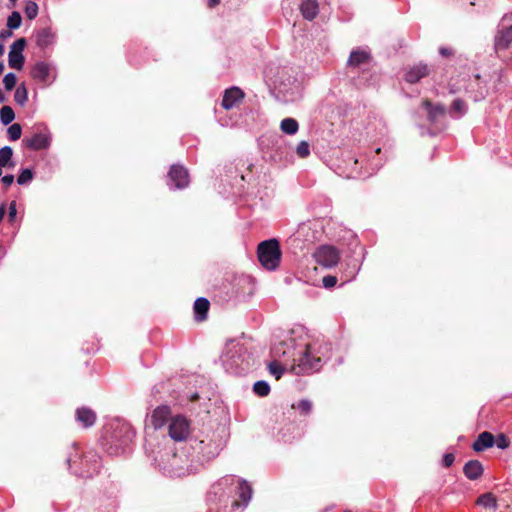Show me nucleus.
<instances>
[{"label": "nucleus", "instance_id": "nucleus-1", "mask_svg": "<svg viewBox=\"0 0 512 512\" xmlns=\"http://www.w3.org/2000/svg\"><path fill=\"white\" fill-rule=\"evenodd\" d=\"M189 450L186 443L181 445L176 451L166 450L159 451L154 457V464L169 477H183L199 470V466L193 461L191 453L186 454Z\"/></svg>", "mask_w": 512, "mask_h": 512}, {"label": "nucleus", "instance_id": "nucleus-2", "mask_svg": "<svg viewBox=\"0 0 512 512\" xmlns=\"http://www.w3.org/2000/svg\"><path fill=\"white\" fill-rule=\"evenodd\" d=\"M193 461L200 467L215 459L224 446V439L219 431L201 432L198 436L190 438L186 443Z\"/></svg>", "mask_w": 512, "mask_h": 512}, {"label": "nucleus", "instance_id": "nucleus-3", "mask_svg": "<svg viewBox=\"0 0 512 512\" xmlns=\"http://www.w3.org/2000/svg\"><path fill=\"white\" fill-rule=\"evenodd\" d=\"M225 370L231 374H246L253 365L248 348L240 340L231 339L226 343L221 356Z\"/></svg>", "mask_w": 512, "mask_h": 512}, {"label": "nucleus", "instance_id": "nucleus-4", "mask_svg": "<svg viewBox=\"0 0 512 512\" xmlns=\"http://www.w3.org/2000/svg\"><path fill=\"white\" fill-rule=\"evenodd\" d=\"M134 436L135 432L128 423L116 422L111 425V431L106 430L103 445L110 455H120L129 447Z\"/></svg>", "mask_w": 512, "mask_h": 512}, {"label": "nucleus", "instance_id": "nucleus-5", "mask_svg": "<svg viewBox=\"0 0 512 512\" xmlns=\"http://www.w3.org/2000/svg\"><path fill=\"white\" fill-rule=\"evenodd\" d=\"M318 349L315 344L306 345L291 366L295 375L311 374L318 371L322 365V358L317 355Z\"/></svg>", "mask_w": 512, "mask_h": 512}, {"label": "nucleus", "instance_id": "nucleus-6", "mask_svg": "<svg viewBox=\"0 0 512 512\" xmlns=\"http://www.w3.org/2000/svg\"><path fill=\"white\" fill-rule=\"evenodd\" d=\"M228 484L235 486V496H237L238 499L234 498L230 508L225 512H242L251 500L252 488L247 481L234 476L224 477L219 482V485Z\"/></svg>", "mask_w": 512, "mask_h": 512}, {"label": "nucleus", "instance_id": "nucleus-7", "mask_svg": "<svg viewBox=\"0 0 512 512\" xmlns=\"http://www.w3.org/2000/svg\"><path fill=\"white\" fill-rule=\"evenodd\" d=\"M258 260L267 270H275L281 261V250L276 239H269L261 242L257 249Z\"/></svg>", "mask_w": 512, "mask_h": 512}, {"label": "nucleus", "instance_id": "nucleus-8", "mask_svg": "<svg viewBox=\"0 0 512 512\" xmlns=\"http://www.w3.org/2000/svg\"><path fill=\"white\" fill-rule=\"evenodd\" d=\"M168 434L172 440L184 445L188 442L190 434L189 420L182 415L172 417L168 426Z\"/></svg>", "mask_w": 512, "mask_h": 512}, {"label": "nucleus", "instance_id": "nucleus-9", "mask_svg": "<svg viewBox=\"0 0 512 512\" xmlns=\"http://www.w3.org/2000/svg\"><path fill=\"white\" fill-rule=\"evenodd\" d=\"M315 261L325 267L332 268L336 266L340 260V252L331 245H322L314 253Z\"/></svg>", "mask_w": 512, "mask_h": 512}, {"label": "nucleus", "instance_id": "nucleus-10", "mask_svg": "<svg viewBox=\"0 0 512 512\" xmlns=\"http://www.w3.org/2000/svg\"><path fill=\"white\" fill-rule=\"evenodd\" d=\"M494 47L497 53L512 47V24L508 23L507 17H503L498 26Z\"/></svg>", "mask_w": 512, "mask_h": 512}, {"label": "nucleus", "instance_id": "nucleus-11", "mask_svg": "<svg viewBox=\"0 0 512 512\" xmlns=\"http://www.w3.org/2000/svg\"><path fill=\"white\" fill-rule=\"evenodd\" d=\"M81 465L82 467L74 470L73 473L83 478H90L99 472L101 461L96 453L89 452L81 459Z\"/></svg>", "mask_w": 512, "mask_h": 512}, {"label": "nucleus", "instance_id": "nucleus-12", "mask_svg": "<svg viewBox=\"0 0 512 512\" xmlns=\"http://www.w3.org/2000/svg\"><path fill=\"white\" fill-rule=\"evenodd\" d=\"M168 186L171 189H183L189 184V174L181 165H172L168 172Z\"/></svg>", "mask_w": 512, "mask_h": 512}, {"label": "nucleus", "instance_id": "nucleus-13", "mask_svg": "<svg viewBox=\"0 0 512 512\" xmlns=\"http://www.w3.org/2000/svg\"><path fill=\"white\" fill-rule=\"evenodd\" d=\"M26 46L25 38H19L10 46L8 53V64L10 68L21 70L24 66L23 50Z\"/></svg>", "mask_w": 512, "mask_h": 512}, {"label": "nucleus", "instance_id": "nucleus-14", "mask_svg": "<svg viewBox=\"0 0 512 512\" xmlns=\"http://www.w3.org/2000/svg\"><path fill=\"white\" fill-rule=\"evenodd\" d=\"M50 136L47 132H37L31 137H25L23 143L31 150L46 149L50 145Z\"/></svg>", "mask_w": 512, "mask_h": 512}, {"label": "nucleus", "instance_id": "nucleus-15", "mask_svg": "<svg viewBox=\"0 0 512 512\" xmlns=\"http://www.w3.org/2000/svg\"><path fill=\"white\" fill-rule=\"evenodd\" d=\"M422 107L425 108L428 114V120L430 123L435 124L446 115V107L443 104H433L429 100L422 102Z\"/></svg>", "mask_w": 512, "mask_h": 512}, {"label": "nucleus", "instance_id": "nucleus-16", "mask_svg": "<svg viewBox=\"0 0 512 512\" xmlns=\"http://www.w3.org/2000/svg\"><path fill=\"white\" fill-rule=\"evenodd\" d=\"M371 54L369 50L357 48L351 51L347 65L353 68H360L363 65L369 64Z\"/></svg>", "mask_w": 512, "mask_h": 512}, {"label": "nucleus", "instance_id": "nucleus-17", "mask_svg": "<svg viewBox=\"0 0 512 512\" xmlns=\"http://www.w3.org/2000/svg\"><path fill=\"white\" fill-rule=\"evenodd\" d=\"M171 410L167 405L156 407L151 415V423L155 429L163 427L168 419L171 420Z\"/></svg>", "mask_w": 512, "mask_h": 512}, {"label": "nucleus", "instance_id": "nucleus-18", "mask_svg": "<svg viewBox=\"0 0 512 512\" xmlns=\"http://www.w3.org/2000/svg\"><path fill=\"white\" fill-rule=\"evenodd\" d=\"M430 70L426 64H415L409 67L405 73V80L414 84L429 74Z\"/></svg>", "mask_w": 512, "mask_h": 512}, {"label": "nucleus", "instance_id": "nucleus-19", "mask_svg": "<svg viewBox=\"0 0 512 512\" xmlns=\"http://www.w3.org/2000/svg\"><path fill=\"white\" fill-rule=\"evenodd\" d=\"M244 98L243 91L238 87H231L227 90H225L223 99H222V106L226 110H229L236 106L238 102H240Z\"/></svg>", "mask_w": 512, "mask_h": 512}, {"label": "nucleus", "instance_id": "nucleus-20", "mask_svg": "<svg viewBox=\"0 0 512 512\" xmlns=\"http://www.w3.org/2000/svg\"><path fill=\"white\" fill-rule=\"evenodd\" d=\"M75 419L83 428H89L96 422V413L88 407H80L76 410Z\"/></svg>", "mask_w": 512, "mask_h": 512}, {"label": "nucleus", "instance_id": "nucleus-21", "mask_svg": "<svg viewBox=\"0 0 512 512\" xmlns=\"http://www.w3.org/2000/svg\"><path fill=\"white\" fill-rule=\"evenodd\" d=\"M494 446V436L492 433L488 431H484L478 435L474 443L472 444V448L475 452H482L488 448Z\"/></svg>", "mask_w": 512, "mask_h": 512}, {"label": "nucleus", "instance_id": "nucleus-22", "mask_svg": "<svg viewBox=\"0 0 512 512\" xmlns=\"http://www.w3.org/2000/svg\"><path fill=\"white\" fill-rule=\"evenodd\" d=\"M484 468L480 461L469 460L463 467L464 475L469 480H477L483 474Z\"/></svg>", "mask_w": 512, "mask_h": 512}, {"label": "nucleus", "instance_id": "nucleus-23", "mask_svg": "<svg viewBox=\"0 0 512 512\" xmlns=\"http://www.w3.org/2000/svg\"><path fill=\"white\" fill-rule=\"evenodd\" d=\"M300 12L304 19L312 21L319 13V4L316 0H303L300 4Z\"/></svg>", "mask_w": 512, "mask_h": 512}, {"label": "nucleus", "instance_id": "nucleus-24", "mask_svg": "<svg viewBox=\"0 0 512 512\" xmlns=\"http://www.w3.org/2000/svg\"><path fill=\"white\" fill-rule=\"evenodd\" d=\"M50 74V66L45 62H37L32 70H31V76L33 79L41 82L46 83L48 81Z\"/></svg>", "mask_w": 512, "mask_h": 512}, {"label": "nucleus", "instance_id": "nucleus-25", "mask_svg": "<svg viewBox=\"0 0 512 512\" xmlns=\"http://www.w3.org/2000/svg\"><path fill=\"white\" fill-rule=\"evenodd\" d=\"M210 307L209 301L204 297H199L194 302V314L197 321H203L207 318Z\"/></svg>", "mask_w": 512, "mask_h": 512}, {"label": "nucleus", "instance_id": "nucleus-26", "mask_svg": "<svg viewBox=\"0 0 512 512\" xmlns=\"http://www.w3.org/2000/svg\"><path fill=\"white\" fill-rule=\"evenodd\" d=\"M36 45L45 49L54 42V34L49 28L41 29L36 34Z\"/></svg>", "mask_w": 512, "mask_h": 512}, {"label": "nucleus", "instance_id": "nucleus-27", "mask_svg": "<svg viewBox=\"0 0 512 512\" xmlns=\"http://www.w3.org/2000/svg\"><path fill=\"white\" fill-rule=\"evenodd\" d=\"M476 504L493 510L498 508L497 499L494 494L490 492L480 495L476 500Z\"/></svg>", "mask_w": 512, "mask_h": 512}, {"label": "nucleus", "instance_id": "nucleus-28", "mask_svg": "<svg viewBox=\"0 0 512 512\" xmlns=\"http://www.w3.org/2000/svg\"><path fill=\"white\" fill-rule=\"evenodd\" d=\"M280 129L287 135H294L299 129V124L294 118H285L280 123Z\"/></svg>", "mask_w": 512, "mask_h": 512}, {"label": "nucleus", "instance_id": "nucleus-29", "mask_svg": "<svg viewBox=\"0 0 512 512\" xmlns=\"http://www.w3.org/2000/svg\"><path fill=\"white\" fill-rule=\"evenodd\" d=\"M449 112L453 118H460L466 114L467 105L462 99H455Z\"/></svg>", "mask_w": 512, "mask_h": 512}, {"label": "nucleus", "instance_id": "nucleus-30", "mask_svg": "<svg viewBox=\"0 0 512 512\" xmlns=\"http://www.w3.org/2000/svg\"><path fill=\"white\" fill-rule=\"evenodd\" d=\"M14 99L20 106H24L26 104L28 101V91L24 84H21L16 88Z\"/></svg>", "mask_w": 512, "mask_h": 512}, {"label": "nucleus", "instance_id": "nucleus-31", "mask_svg": "<svg viewBox=\"0 0 512 512\" xmlns=\"http://www.w3.org/2000/svg\"><path fill=\"white\" fill-rule=\"evenodd\" d=\"M268 371L276 380H279L286 371V367L278 361H272L268 364Z\"/></svg>", "mask_w": 512, "mask_h": 512}, {"label": "nucleus", "instance_id": "nucleus-32", "mask_svg": "<svg viewBox=\"0 0 512 512\" xmlns=\"http://www.w3.org/2000/svg\"><path fill=\"white\" fill-rule=\"evenodd\" d=\"M0 118L3 125H9L15 119V113L10 106H3L0 110Z\"/></svg>", "mask_w": 512, "mask_h": 512}, {"label": "nucleus", "instance_id": "nucleus-33", "mask_svg": "<svg viewBox=\"0 0 512 512\" xmlns=\"http://www.w3.org/2000/svg\"><path fill=\"white\" fill-rule=\"evenodd\" d=\"M22 17L18 11H13L7 19V27L11 30L18 29L21 26Z\"/></svg>", "mask_w": 512, "mask_h": 512}, {"label": "nucleus", "instance_id": "nucleus-34", "mask_svg": "<svg viewBox=\"0 0 512 512\" xmlns=\"http://www.w3.org/2000/svg\"><path fill=\"white\" fill-rule=\"evenodd\" d=\"M253 391L260 397L267 396L270 392V386L266 381L260 380L254 383Z\"/></svg>", "mask_w": 512, "mask_h": 512}, {"label": "nucleus", "instance_id": "nucleus-35", "mask_svg": "<svg viewBox=\"0 0 512 512\" xmlns=\"http://www.w3.org/2000/svg\"><path fill=\"white\" fill-rule=\"evenodd\" d=\"M13 150L10 146H4L0 149V166H6L11 160Z\"/></svg>", "mask_w": 512, "mask_h": 512}, {"label": "nucleus", "instance_id": "nucleus-36", "mask_svg": "<svg viewBox=\"0 0 512 512\" xmlns=\"http://www.w3.org/2000/svg\"><path fill=\"white\" fill-rule=\"evenodd\" d=\"M292 407L298 409L301 414L308 415L312 411V402L307 399H302Z\"/></svg>", "mask_w": 512, "mask_h": 512}, {"label": "nucleus", "instance_id": "nucleus-37", "mask_svg": "<svg viewBox=\"0 0 512 512\" xmlns=\"http://www.w3.org/2000/svg\"><path fill=\"white\" fill-rule=\"evenodd\" d=\"M7 133H8V137L11 141H16L21 137L22 128H21L20 124L14 123L9 126Z\"/></svg>", "mask_w": 512, "mask_h": 512}, {"label": "nucleus", "instance_id": "nucleus-38", "mask_svg": "<svg viewBox=\"0 0 512 512\" xmlns=\"http://www.w3.org/2000/svg\"><path fill=\"white\" fill-rule=\"evenodd\" d=\"M33 179V172L31 169H23L17 177V183L19 185L28 184Z\"/></svg>", "mask_w": 512, "mask_h": 512}, {"label": "nucleus", "instance_id": "nucleus-39", "mask_svg": "<svg viewBox=\"0 0 512 512\" xmlns=\"http://www.w3.org/2000/svg\"><path fill=\"white\" fill-rule=\"evenodd\" d=\"M25 14L30 20L35 19L38 15V5L33 1H29L25 7Z\"/></svg>", "mask_w": 512, "mask_h": 512}, {"label": "nucleus", "instance_id": "nucleus-40", "mask_svg": "<svg viewBox=\"0 0 512 512\" xmlns=\"http://www.w3.org/2000/svg\"><path fill=\"white\" fill-rule=\"evenodd\" d=\"M296 153L299 157L305 158L310 154V146L307 141H301L296 147Z\"/></svg>", "mask_w": 512, "mask_h": 512}, {"label": "nucleus", "instance_id": "nucleus-41", "mask_svg": "<svg viewBox=\"0 0 512 512\" xmlns=\"http://www.w3.org/2000/svg\"><path fill=\"white\" fill-rule=\"evenodd\" d=\"M16 81H17V79H16V76L14 73L10 72V73L6 74L3 78V84H4L5 89L7 91L12 90L16 85Z\"/></svg>", "mask_w": 512, "mask_h": 512}, {"label": "nucleus", "instance_id": "nucleus-42", "mask_svg": "<svg viewBox=\"0 0 512 512\" xmlns=\"http://www.w3.org/2000/svg\"><path fill=\"white\" fill-rule=\"evenodd\" d=\"M509 444V439L502 433L494 438V445H496L499 449L504 450L509 447Z\"/></svg>", "mask_w": 512, "mask_h": 512}, {"label": "nucleus", "instance_id": "nucleus-43", "mask_svg": "<svg viewBox=\"0 0 512 512\" xmlns=\"http://www.w3.org/2000/svg\"><path fill=\"white\" fill-rule=\"evenodd\" d=\"M322 283L325 288H332L336 285L337 278L335 276L328 275L323 277Z\"/></svg>", "mask_w": 512, "mask_h": 512}, {"label": "nucleus", "instance_id": "nucleus-44", "mask_svg": "<svg viewBox=\"0 0 512 512\" xmlns=\"http://www.w3.org/2000/svg\"><path fill=\"white\" fill-rule=\"evenodd\" d=\"M454 460H455V457L452 453H446L443 456L442 464L444 467H450L453 464Z\"/></svg>", "mask_w": 512, "mask_h": 512}, {"label": "nucleus", "instance_id": "nucleus-45", "mask_svg": "<svg viewBox=\"0 0 512 512\" xmlns=\"http://www.w3.org/2000/svg\"><path fill=\"white\" fill-rule=\"evenodd\" d=\"M17 209H16V202L12 201L9 205V219L10 221H13L16 217Z\"/></svg>", "mask_w": 512, "mask_h": 512}, {"label": "nucleus", "instance_id": "nucleus-46", "mask_svg": "<svg viewBox=\"0 0 512 512\" xmlns=\"http://www.w3.org/2000/svg\"><path fill=\"white\" fill-rule=\"evenodd\" d=\"M2 182L5 186H10L14 182V176L12 174H8L2 177Z\"/></svg>", "mask_w": 512, "mask_h": 512}, {"label": "nucleus", "instance_id": "nucleus-47", "mask_svg": "<svg viewBox=\"0 0 512 512\" xmlns=\"http://www.w3.org/2000/svg\"><path fill=\"white\" fill-rule=\"evenodd\" d=\"M486 94H487L486 90H481L478 94H476L473 97V99H474V101H480L485 98Z\"/></svg>", "mask_w": 512, "mask_h": 512}, {"label": "nucleus", "instance_id": "nucleus-48", "mask_svg": "<svg viewBox=\"0 0 512 512\" xmlns=\"http://www.w3.org/2000/svg\"><path fill=\"white\" fill-rule=\"evenodd\" d=\"M439 52L442 56H449L451 54V51L450 49L446 48V47H441L439 49Z\"/></svg>", "mask_w": 512, "mask_h": 512}, {"label": "nucleus", "instance_id": "nucleus-49", "mask_svg": "<svg viewBox=\"0 0 512 512\" xmlns=\"http://www.w3.org/2000/svg\"><path fill=\"white\" fill-rule=\"evenodd\" d=\"M4 215H5V205H4V204H2V205L0 206V222L2 221V219H3Z\"/></svg>", "mask_w": 512, "mask_h": 512}, {"label": "nucleus", "instance_id": "nucleus-50", "mask_svg": "<svg viewBox=\"0 0 512 512\" xmlns=\"http://www.w3.org/2000/svg\"><path fill=\"white\" fill-rule=\"evenodd\" d=\"M220 3V0H208V5L210 7H215L216 5H218Z\"/></svg>", "mask_w": 512, "mask_h": 512}, {"label": "nucleus", "instance_id": "nucleus-51", "mask_svg": "<svg viewBox=\"0 0 512 512\" xmlns=\"http://www.w3.org/2000/svg\"><path fill=\"white\" fill-rule=\"evenodd\" d=\"M10 35H11V32H9V31H1V33H0V37L1 38H4L6 36H10Z\"/></svg>", "mask_w": 512, "mask_h": 512}, {"label": "nucleus", "instance_id": "nucleus-52", "mask_svg": "<svg viewBox=\"0 0 512 512\" xmlns=\"http://www.w3.org/2000/svg\"><path fill=\"white\" fill-rule=\"evenodd\" d=\"M5 95L4 93L2 92V90L0 89V103H3L5 101Z\"/></svg>", "mask_w": 512, "mask_h": 512}, {"label": "nucleus", "instance_id": "nucleus-53", "mask_svg": "<svg viewBox=\"0 0 512 512\" xmlns=\"http://www.w3.org/2000/svg\"><path fill=\"white\" fill-rule=\"evenodd\" d=\"M379 168V165L377 164L375 168H372V172H369L368 175H372L374 171H376Z\"/></svg>", "mask_w": 512, "mask_h": 512}, {"label": "nucleus", "instance_id": "nucleus-54", "mask_svg": "<svg viewBox=\"0 0 512 512\" xmlns=\"http://www.w3.org/2000/svg\"><path fill=\"white\" fill-rule=\"evenodd\" d=\"M3 52H4V47H3V45H2V44H0V55H2V54H3Z\"/></svg>", "mask_w": 512, "mask_h": 512}, {"label": "nucleus", "instance_id": "nucleus-55", "mask_svg": "<svg viewBox=\"0 0 512 512\" xmlns=\"http://www.w3.org/2000/svg\"><path fill=\"white\" fill-rule=\"evenodd\" d=\"M4 70V65L0 62V74L3 72Z\"/></svg>", "mask_w": 512, "mask_h": 512}, {"label": "nucleus", "instance_id": "nucleus-56", "mask_svg": "<svg viewBox=\"0 0 512 512\" xmlns=\"http://www.w3.org/2000/svg\"><path fill=\"white\" fill-rule=\"evenodd\" d=\"M354 164L357 165L358 164V159H354Z\"/></svg>", "mask_w": 512, "mask_h": 512}, {"label": "nucleus", "instance_id": "nucleus-57", "mask_svg": "<svg viewBox=\"0 0 512 512\" xmlns=\"http://www.w3.org/2000/svg\"><path fill=\"white\" fill-rule=\"evenodd\" d=\"M67 463H68L69 467L72 468L70 465V459H67Z\"/></svg>", "mask_w": 512, "mask_h": 512}]
</instances>
